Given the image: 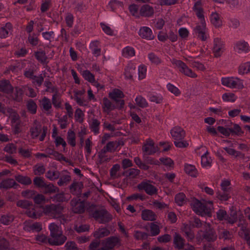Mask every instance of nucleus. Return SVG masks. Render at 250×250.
Returning <instances> with one entry per match:
<instances>
[{"mask_svg": "<svg viewBox=\"0 0 250 250\" xmlns=\"http://www.w3.org/2000/svg\"><path fill=\"white\" fill-rule=\"evenodd\" d=\"M193 10L200 21V23H198L194 29V33L198 38L202 41H206L209 35L206 28L204 11L202 8V3L201 0H198L195 2Z\"/></svg>", "mask_w": 250, "mask_h": 250, "instance_id": "1", "label": "nucleus"}, {"mask_svg": "<svg viewBox=\"0 0 250 250\" xmlns=\"http://www.w3.org/2000/svg\"><path fill=\"white\" fill-rule=\"evenodd\" d=\"M43 212L46 215L52 217L53 218H58L63 217L64 222L66 219L64 218L63 215L62 214V211L63 210V207L61 204H50L47 205L42 207Z\"/></svg>", "mask_w": 250, "mask_h": 250, "instance_id": "2", "label": "nucleus"}, {"mask_svg": "<svg viewBox=\"0 0 250 250\" xmlns=\"http://www.w3.org/2000/svg\"><path fill=\"white\" fill-rule=\"evenodd\" d=\"M221 83L230 88L238 89L244 87L243 80L238 77H225L221 78Z\"/></svg>", "mask_w": 250, "mask_h": 250, "instance_id": "3", "label": "nucleus"}, {"mask_svg": "<svg viewBox=\"0 0 250 250\" xmlns=\"http://www.w3.org/2000/svg\"><path fill=\"white\" fill-rule=\"evenodd\" d=\"M191 206L193 211L198 215L202 216L207 215L210 217L211 216L210 207H208L207 204L202 203L198 199H194L191 203Z\"/></svg>", "mask_w": 250, "mask_h": 250, "instance_id": "4", "label": "nucleus"}, {"mask_svg": "<svg viewBox=\"0 0 250 250\" xmlns=\"http://www.w3.org/2000/svg\"><path fill=\"white\" fill-rule=\"evenodd\" d=\"M199 155H201V163L203 167L208 169L211 167L212 160L206 147L201 146L195 150Z\"/></svg>", "mask_w": 250, "mask_h": 250, "instance_id": "5", "label": "nucleus"}, {"mask_svg": "<svg viewBox=\"0 0 250 250\" xmlns=\"http://www.w3.org/2000/svg\"><path fill=\"white\" fill-rule=\"evenodd\" d=\"M171 62L173 65L177 67L179 71L184 75L191 78H195L197 77V75L180 60L172 59Z\"/></svg>", "mask_w": 250, "mask_h": 250, "instance_id": "6", "label": "nucleus"}, {"mask_svg": "<svg viewBox=\"0 0 250 250\" xmlns=\"http://www.w3.org/2000/svg\"><path fill=\"white\" fill-rule=\"evenodd\" d=\"M72 211L77 214L83 213L86 208V202L84 200H82L81 198H73L70 202Z\"/></svg>", "mask_w": 250, "mask_h": 250, "instance_id": "7", "label": "nucleus"}, {"mask_svg": "<svg viewBox=\"0 0 250 250\" xmlns=\"http://www.w3.org/2000/svg\"><path fill=\"white\" fill-rule=\"evenodd\" d=\"M95 212L93 217L96 220H99L100 223H107L112 219L111 215L105 209L99 208V210Z\"/></svg>", "mask_w": 250, "mask_h": 250, "instance_id": "8", "label": "nucleus"}, {"mask_svg": "<svg viewBox=\"0 0 250 250\" xmlns=\"http://www.w3.org/2000/svg\"><path fill=\"white\" fill-rule=\"evenodd\" d=\"M150 181H143L138 185V188L141 190H144L148 195L152 196L156 195L158 193L157 188L153 185L150 184Z\"/></svg>", "mask_w": 250, "mask_h": 250, "instance_id": "9", "label": "nucleus"}, {"mask_svg": "<svg viewBox=\"0 0 250 250\" xmlns=\"http://www.w3.org/2000/svg\"><path fill=\"white\" fill-rule=\"evenodd\" d=\"M203 238L208 242H214L217 239V235L209 224L205 226Z\"/></svg>", "mask_w": 250, "mask_h": 250, "instance_id": "10", "label": "nucleus"}, {"mask_svg": "<svg viewBox=\"0 0 250 250\" xmlns=\"http://www.w3.org/2000/svg\"><path fill=\"white\" fill-rule=\"evenodd\" d=\"M144 155H151L159 151L160 148L155 146L154 142L151 140H147L143 146Z\"/></svg>", "mask_w": 250, "mask_h": 250, "instance_id": "11", "label": "nucleus"}, {"mask_svg": "<svg viewBox=\"0 0 250 250\" xmlns=\"http://www.w3.org/2000/svg\"><path fill=\"white\" fill-rule=\"evenodd\" d=\"M234 50L238 53H247L250 51V46L248 42L243 40L237 42L234 46Z\"/></svg>", "mask_w": 250, "mask_h": 250, "instance_id": "12", "label": "nucleus"}, {"mask_svg": "<svg viewBox=\"0 0 250 250\" xmlns=\"http://www.w3.org/2000/svg\"><path fill=\"white\" fill-rule=\"evenodd\" d=\"M83 188V185L82 182L74 181L69 186L70 192L78 198H80V196H81Z\"/></svg>", "mask_w": 250, "mask_h": 250, "instance_id": "13", "label": "nucleus"}, {"mask_svg": "<svg viewBox=\"0 0 250 250\" xmlns=\"http://www.w3.org/2000/svg\"><path fill=\"white\" fill-rule=\"evenodd\" d=\"M0 112H2L6 114L7 116H9V118L11 120L12 123V126H14V124L16 126L18 123L19 115L17 113L12 109H8L6 111L4 109L2 106L1 103H0Z\"/></svg>", "mask_w": 250, "mask_h": 250, "instance_id": "14", "label": "nucleus"}, {"mask_svg": "<svg viewBox=\"0 0 250 250\" xmlns=\"http://www.w3.org/2000/svg\"><path fill=\"white\" fill-rule=\"evenodd\" d=\"M224 50L223 42L219 38H215L214 40L213 51L216 57H219L221 55Z\"/></svg>", "mask_w": 250, "mask_h": 250, "instance_id": "15", "label": "nucleus"}, {"mask_svg": "<svg viewBox=\"0 0 250 250\" xmlns=\"http://www.w3.org/2000/svg\"><path fill=\"white\" fill-rule=\"evenodd\" d=\"M67 240V237L63 234L56 235L55 237H51L48 239V243L52 246L62 245Z\"/></svg>", "mask_w": 250, "mask_h": 250, "instance_id": "16", "label": "nucleus"}, {"mask_svg": "<svg viewBox=\"0 0 250 250\" xmlns=\"http://www.w3.org/2000/svg\"><path fill=\"white\" fill-rule=\"evenodd\" d=\"M121 240L117 236H111L106 239L104 248L108 250L112 249L115 246L119 245L121 246Z\"/></svg>", "mask_w": 250, "mask_h": 250, "instance_id": "17", "label": "nucleus"}, {"mask_svg": "<svg viewBox=\"0 0 250 250\" xmlns=\"http://www.w3.org/2000/svg\"><path fill=\"white\" fill-rule=\"evenodd\" d=\"M237 72L241 76L250 74V61L241 62L238 66Z\"/></svg>", "mask_w": 250, "mask_h": 250, "instance_id": "18", "label": "nucleus"}, {"mask_svg": "<svg viewBox=\"0 0 250 250\" xmlns=\"http://www.w3.org/2000/svg\"><path fill=\"white\" fill-rule=\"evenodd\" d=\"M139 35L142 38L146 40H152L154 37L151 29L146 26H143L140 29Z\"/></svg>", "mask_w": 250, "mask_h": 250, "instance_id": "19", "label": "nucleus"}, {"mask_svg": "<svg viewBox=\"0 0 250 250\" xmlns=\"http://www.w3.org/2000/svg\"><path fill=\"white\" fill-rule=\"evenodd\" d=\"M172 137L174 141L184 139L185 135L184 130L180 127L176 126L173 127L170 131Z\"/></svg>", "mask_w": 250, "mask_h": 250, "instance_id": "20", "label": "nucleus"}, {"mask_svg": "<svg viewBox=\"0 0 250 250\" xmlns=\"http://www.w3.org/2000/svg\"><path fill=\"white\" fill-rule=\"evenodd\" d=\"M153 13V8L148 4L143 5L140 9V14L141 16L150 17Z\"/></svg>", "mask_w": 250, "mask_h": 250, "instance_id": "21", "label": "nucleus"}, {"mask_svg": "<svg viewBox=\"0 0 250 250\" xmlns=\"http://www.w3.org/2000/svg\"><path fill=\"white\" fill-rule=\"evenodd\" d=\"M19 185L13 179L2 180L0 183V188L8 189L11 188H17Z\"/></svg>", "mask_w": 250, "mask_h": 250, "instance_id": "22", "label": "nucleus"}, {"mask_svg": "<svg viewBox=\"0 0 250 250\" xmlns=\"http://www.w3.org/2000/svg\"><path fill=\"white\" fill-rule=\"evenodd\" d=\"M124 96L123 92L119 89H114L109 93V97L111 99L115 101H119L121 102V105H124V102L123 100H120Z\"/></svg>", "mask_w": 250, "mask_h": 250, "instance_id": "23", "label": "nucleus"}, {"mask_svg": "<svg viewBox=\"0 0 250 250\" xmlns=\"http://www.w3.org/2000/svg\"><path fill=\"white\" fill-rule=\"evenodd\" d=\"M156 215L151 210L145 209L142 212V218L146 221H154L156 219Z\"/></svg>", "mask_w": 250, "mask_h": 250, "instance_id": "24", "label": "nucleus"}, {"mask_svg": "<svg viewBox=\"0 0 250 250\" xmlns=\"http://www.w3.org/2000/svg\"><path fill=\"white\" fill-rule=\"evenodd\" d=\"M173 243L176 248L181 250L184 248L185 240L179 233L176 232L174 234Z\"/></svg>", "mask_w": 250, "mask_h": 250, "instance_id": "25", "label": "nucleus"}, {"mask_svg": "<svg viewBox=\"0 0 250 250\" xmlns=\"http://www.w3.org/2000/svg\"><path fill=\"white\" fill-rule=\"evenodd\" d=\"M211 23L216 27H219L222 24L219 15L216 12H212L210 16Z\"/></svg>", "mask_w": 250, "mask_h": 250, "instance_id": "26", "label": "nucleus"}, {"mask_svg": "<svg viewBox=\"0 0 250 250\" xmlns=\"http://www.w3.org/2000/svg\"><path fill=\"white\" fill-rule=\"evenodd\" d=\"M136 66L133 62H130L125 69V76L127 79H131L135 72Z\"/></svg>", "mask_w": 250, "mask_h": 250, "instance_id": "27", "label": "nucleus"}, {"mask_svg": "<svg viewBox=\"0 0 250 250\" xmlns=\"http://www.w3.org/2000/svg\"><path fill=\"white\" fill-rule=\"evenodd\" d=\"M110 234V231L105 228H100L98 230L93 233V236L96 239H100Z\"/></svg>", "mask_w": 250, "mask_h": 250, "instance_id": "28", "label": "nucleus"}, {"mask_svg": "<svg viewBox=\"0 0 250 250\" xmlns=\"http://www.w3.org/2000/svg\"><path fill=\"white\" fill-rule=\"evenodd\" d=\"M12 25L11 23H6L4 26L1 27L0 30V38H5L11 33Z\"/></svg>", "mask_w": 250, "mask_h": 250, "instance_id": "29", "label": "nucleus"}, {"mask_svg": "<svg viewBox=\"0 0 250 250\" xmlns=\"http://www.w3.org/2000/svg\"><path fill=\"white\" fill-rule=\"evenodd\" d=\"M122 55L126 58H130L134 56L135 54L134 49L131 46H126L122 50Z\"/></svg>", "mask_w": 250, "mask_h": 250, "instance_id": "30", "label": "nucleus"}, {"mask_svg": "<svg viewBox=\"0 0 250 250\" xmlns=\"http://www.w3.org/2000/svg\"><path fill=\"white\" fill-rule=\"evenodd\" d=\"M44 188V193L45 194H51L59 192V188L52 184H47L46 183Z\"/></svg>", "mask_w": 250, "mask_h": 250, "instance_id": "31", "label": "nucleus"}, {"mask_svg": "<svg viewBox=\"0 0 250 250\" xmlns=\"http://www.w3.org/2000/svg\"><path fill=\"white\" fill-rule=\"evenodd\" d=\"M12 86L8 81H0V91L9 93L12 90Z\"/></svg>", "mask_w": 250, "mask_h": 250, "instance_id": "32", "label": "nucleus"}, {"mask_svg": "<svg viewBox=\"0 0 250 250\" xmlns=\"http://www.w3.org/2000/svg\"><path fill=\"white\" fill-rule=\"evenodd\" d=\"M16 205L19 207L27 209L32 208L33 206L32 202L26 200H19L17 202Z\"/></svg>", "mask_w": 250, "mask_h": 250, "instance_id": "33", "label": "nucleus"}, {"mask_svg": "<svg viewBox=\"0 0 250 250\" xmlns=\"http://www.w3.org/2000/svg\"><path fill=\"white\" fill-rule=\"evenodd\" d=\"M49 229L50 230V236L55 237L56 235L62 234V231L59 229L58 226L55 223H51L49 226Z\"/></svg>", "mask_w": 250, "mask_h": 250, "instance_id": "34", "label": "nucleus"}, {"mask_svg": "<svg viewBox=\"0 0 250 250\" xmlns=\"http://www.w3.org/2000/svg\"><path fill=\"white\" fill-rule=\"evenodd\" d=\"M123 6L122 2L116 0H112L108 3V8L111 11H114L116 9L122 8Z\"/></svg>", "mask_w": 250, "mask_h": 250, "instance_id": "35", "label": "nucleus"}, {"mask_svg": "<svg viewBox=\"0 0 250 250\" xmlns=\"http://www.w3.org/2000/svg\"><path fill=\"white\" fill-rule=\"evenodd\" d=\"M98 45L99 42L98 41L92 42L89 45L93 54L96 56H98L101 54V49L99 48Z\"/></svg>", "mask_w": 250, "mask_h": 250, "instance_id": "36", "label": "nucleus"}, {"mask_svg": "<svg viewBox=\"0 0 250 250\" xmlns=\"http://www.w3.org/2000/svg\"><path fill=\"white\" fill-rule=\"evenodd\" d=\"M237 98V96L233 93H225L222 95L223 100L226 102H234Z\"/></svg>", "mask_w": 250, "mask_h": 250, "instance_id": "37", "label": "nucleus"}, {"mask_svg": "<svg viewBox=\"0 0 250 250\" xmlns=\"http://www.w3.org/2000/svg\"><path fill=\"white\" fill-rule=\"evenodd\" d=\"M147 68L144 64H141L138 66V73L139 80L145 79L146 76Z\"/></svg>", "mask_w": 250, "mask_h": 250, "instance_id": "38", "label": "nucleus"}, {"mask_svg": "<svg viewBox=\"0 0 250 250\" xmlns=\"http://www.w3.org/2000/svg\"><path fill=\"white\" fill-rule=\"evenodd\" d=\"M160 162L165 165L168 170H170L171 168L173 167V161L168 157H163L160 159Z\"/></svg>", "mask_w": 250, "mask_h": 250, "instance_id": "39", "label": "nucleus"}, {"mask_svg": "<svg viewBox=\"0 0 250 250\" xmlns=\"http://www.w3.org/2000/svg\"><path fill=\"white\" fill-rule=\"evenodd\" d=\"M16 180L23 185H28L31 184V179L27 176H23L22 175H18L15 177Z\"/></svg>", "mask_w": 250, "mask_h": 250, "instance_id": "40", "label": "nucleus"}, {"mask_svg": "<svg viewBox=\"0 0 250 250\" xmlns=\"http://www.w3.org/2000/svg\"><path fill=\"white\" fill-rule=\"evenodd\" d=\"M101 27L103 31L107 35H113L114 34V30L109 25L104 23H101Z\"/></svg>", "mask_w": 250, "mask_h": 250, "instance_id": "41", "label": "nucleus"}, {"mask_svg": "<svg viewBox=\"0 0 250 250\" xmlns=\"http://www.w3.org/2000/svg\"><path fill=\"white\" fill-rule=\"evenodd\" d=\"M99 208L96 205L86 202L85 209L89 212V215L92 217H93V214H95V211H97Z\"/></svg>", "mask_w": 250, "mask_h": 250, "instance_id": "42", "label": "nucleus"}, {"mask_svg": "<svg viewBox=\"0 0 250 250\" xmlns=\"http://www.w3.org/2000/svg\"><path fill=\"white\" fill-rule=\"evenodd\" d=\"M14 219V217L12 215H3L1 217L0 222L2 224L7 225L12 222Z\"/></svg>", "mask_w": 250, "mask_h": 250, "instance_id": "43", "label": "nucleus"}, {"mask_svg": "<svg viewBox=\"0 0 250 250\" xmlns=\"http://www.w3.org/2000/svg\"><path fill=\"white\" fill-rule=\"evenodd\" d=\"M230 211L229 223L233 224L237 220V214L233 207H231L230 208Z\"/></svg>", "mask_w": 250, "mask_h": 250, "instance_id": "44", "label": "nucleus"}, {"mask_svg": "<svg viewBox=\"0 0 250 250\" xmlns=\"http://www.w3.org/2000/svg\"><path fill=\"white\" fill-rule=\"evenodd\" d=\"M33 184L39 188H43L46 184L43 178L41 177H35L33 180Z\"/></svg>", "mask_w": 250, "mask_h": 250, "instance_id": "45", "label": "nucleus"}, {"mask_svg": "<svg viewBox=\"0 0 250 250\" xmlns=\"http://www.w3.org/2000/svg\"><path fill=\"white\" fill-rule=\"evenodd\" d=\"M174 144L177 147L179 148H185L189 145L188 142L184 139L174 141Z\"/></svg>", "mask_w": 250, "mask_h": 250, "instance_id": "46", "label": "nucleus"}, {"mask_svg": "<svg viewBox=\"0 0 250 250\" xmlns=\"http://www.w3.org/2000/svg\"><path fill=\"white\" fill-rule=\"evenodd\" d=\"M216 194L217 197L221 201H227L230 197V193L227 192L218 191Z\"/></svg>", "mask_w": 250, "mask_h": 250, "instance_id": "47", "label": "nucleus"}, {"mask_svg": "<svg viewBox=\"0 0 250 250\" xmlns=\"http://www.w3.org/2000/svg\"><path fill=\"white\" fill-rule=\"evenodd\" d=\"M186 196L183 193H179L175 197V202L179 206H182L185 201Z\"/></svg>", "mask_w": 250, "mask_h": 250, "instance_id": "48", "label": "nucleus"}, {"mask_svg": "<svg viewBox=\"0 0 250 250\" xmlns=\"http://www.w3.org/2000/svg\"><path fill=\"white\" fill-rule=\"evenodd\" d=\"M8 241L5 238L0 237V250H10Z\"/></svg>", "mask_w": 250, "mask_h": 250, "instance_id": "49", "label": "nucleus"}, {"mask_svg": "<svg viewBox=\"0 0 250 250\" xmlns=\"http://www.w3.org/2000/svg\"><path fill=\"white\" fill-rule=\"evenodd\" d=\"M82 75L84 79L90 83L94 82V76L88 70H85L82 72Z\"/></svg>", "mask_w": 250, "mask_h": 250, "instance_id": "50", "label": "nucleus"}, {"mask_svg": "<svg viewBox=\"0 0 250 250\" xmlns=\"http://www.w3.org/2000/svg\"><path fill=\"white\" fill-rule=\"evenodd\" d=\"M167 87L169 91L177 96L180 95V91L179 89L173 84L168 83L167 85Z\"/></svg>", "mask_w": 250, "mask_h": 250, "instance_id": "51", "label": "nucleus"}, {"mask_svg": "<svg viewBox=\"0 0 250 250\" xmlns=\"http://www.w3.org/2000/svg\"><path fill=\"white\" fill-rule=\"evenodd\" d=\"M150 232L151 236H156L160 233V230L159 226L154 223H150Z\"/></svg>", "mask_w": 250, "mask_h": 250, "instance_id": "52", "label": "nucleus"}, {"mask_svg": "<svg viewBox=\"0 0 250 250\" xmlns=\"http://www.w3.org/2000/svg\"><path fill=\"white\" fill-rule=\"evenodd\" d=\"M129 10L130 13L134 16L139 17L140 16V10L137 5L133 4L129 6Z\"/></svg>", "mask_w": 250, "mask_h": 250, "instance_id": "53", "label": "nucleus"}, {"mask_svg": "<svg viewBox=\"0 0 250 250\" xmlns=\"http://www.w3.org/2000/svg\"><path fill=\"white\" fill-rule=\"evenodd\" d=\"M149 100L151 102L157 104L160 103L162 102V96L160 94H152L149 96Z\"/></svg>", "mask_w": 250, "mask_h": 250, "instance_id": "54", "label": "nucleus"}, {"mask_svg": "<svg viewBox=\"0 0 250 250\" xmlns=\"http://www.w3.org/2000/svg\"><path fill=\"white\" fill-rule=\"evenodd\" d=\"M150 234L146 232H143L140 231H136L134 234L135 238L137 240H145Z\"/></svg>", "mask_w": 250, "mask_h": 250, "instance_id": "55", "label": "nucleus"}, {"mask_svg": "<svg viewBox=\"0 0 250 250\" xmlns=\"http://www.w3.org/2000/svg\"><path fill=\"white\" fill-rule=\"evenodd\" d=\"M148 58L151 63L155 64H158L161 62V60L159 58L153 53H149L148 55Z\"/></svg>", "mask_w": 250, "mask_h": 250, "instance_id": "56", "label": "nucleus"}, {"mask_svg": "<svg viewBox=\"0 0 250 250\" xmlns=\"http://www.w3.org/2000/svg\"><path fill=\"white\" fill-rule=\"evenodd\" d=\"M224 149L227 151V152L231 155L232 156H233L234 157H237L239 156H243L242 154L237 151H235L233 148H230V147H226L224 148Z\"/></svg>", "mask_w": 250, "mask_h": 250, "instance_id": "57", "label": "nucleus"}, {"mask_svg": "<svg viewBox=\"0 0 250 250\" xmlns=\"http://www.w3.org/2000/svg\"><path fill=\"white\" fill-rule=\"evenodd\" d=\"M119 145V142L116 141L109 142L106 145V150L110 151H114L117 149Z\"/></svg>", "mask_w": 250, "mask_h": 250, "instance_id": "58", "label": "nucleus"}, {"mask_svg": "<svg viewBox=\"0 0 250 250\" xmlns=\"http://www.w3.org/2000/svg\"><path fill=\"white\" fill-rule=\"evenodd\" d=\"M137 104L141 107L146 106L147 103L146 99L141 96L137 97L135 99Z\"/></svg>", "mask_w": 250, "mask_h": 250, "instance_id": "59", "label": "nucleus"}, {"mask_svg": "<svg viewBox=\"0 0 250 250\" xmlns=\"http://www.w3.org/2000/svg\"><path fill=\"white\" fill-rule=\"evenodd\" d=\"M68 142L72 146H75L76 145L75 135L72 131H69L68 132Z\"/></svg>", "mask_w": 250, "mask_h": 250, "instance_id": "60", "label": "nucleus"}, {"mask_svg": "<svg viewBox=\"0 0 250 250\" xmlns=\"http://www.w3.org/2000/svg\"><path fill=\"white\" fill-rule=\"evenodd\" d=\"M35 203L37 204H41L45 202V196L41 194H38L33 197Z\"/></svg>", "mask_w": 250, "mask_h": 250, "instance_id": "61", "label": "nucleus"}, {"mask_svg": "<svg viewBox=\"0 0 250 250\" xmlns=\"http://www.w3.org/2000/svg\"><path fill=\"white\" fill-rule=\"evenodd\" d=\"M41 104L43 109L46 111L48 110L51 106V104L49 99L46 98L42 99Z\"/></svg>", "mask_w": 250, "mask_h": 250, "instance_id": "62", "label": "nucleus"}, {"mask_svg": "<svg viewBox=\"0 0 250 250\" xmlns=\"http://www.w3.org/2000/svg\"><path fill=\"white\" fill-rule=\"evenodd\" d=\"M17 148L16 146L13 144H9L7 145L4 148V150L6 152L13 154L16 151Z\"/></svg>", "mask_w": 250, "mask_h": 250, "instance_id": "63", "label": "nucleus"}, {"mask_svg": "<svg viewBox=\"0 0 250 250\" xmlns=\"http://www.w3.org/2000/svg\"><path fill=\"white\" fill-rule=\"evenodd\" d=\"M66 250H78L74 241H68L65 245Z\"/></svg>", "mask_w": 250, "mask_h": 250, "instance_id": "64", "label": "nucleus"}]
</instances>
